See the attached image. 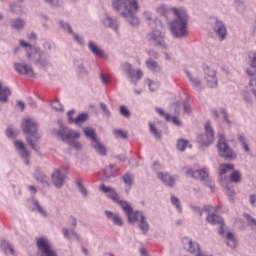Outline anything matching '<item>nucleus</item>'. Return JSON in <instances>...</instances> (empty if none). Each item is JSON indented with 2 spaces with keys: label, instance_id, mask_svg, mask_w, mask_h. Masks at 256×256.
<instances>
[{
  "label": "nucleus",
  "instance_id": "nucleus-16",
  "mask_svg": "<svg viewBox=\"0 0 256 256\" xmlns=\"http://www.w3.org/2000/svg\"><path fill=\"white\" fill-rule=\"evenodd\" d=\"M51 177L52 183L55 185V187L58 189L63 187V183L65 182V174H61V171L55 170Z\"/></svg>",
  "mask_w": 256,
  "mask_h": 256
},
{
  "label": "nucleus",
  "instance_id": "nucleus-25",
  "mask_svg": "<svg viewBox=\"0 0 256 256\" xmlns=\"http://www.w3.org/2000/svg\"><path fill=\"white\" fill-rule=\"evenodd\" d=\"M235 166L233 164H222L219 167L220 175H225V173H229V171H233Z\"/></svg>",
  "mask_w": 256,
  "mask_h": 256
},
{
  "label": "nucleus",
  "instance_id": "nucleus-2",
  "mask_svg": "<svg viewBox=\"0 0 256 256\" xmlns=\"http://www.w3.org/2000/svg\"><path fill=\"white\" fill-rule=\"evenodd\" d=\"M113 8L116 11H121L123 17H127L131 25H139V19L135 17V13L139 11V4L137 0H115L113 2Z\"/></svg>",
  "mask_w": 256,
  "mask_h": 256
},
{
  "label": "nucleus",
  "instance_id": "nucleus-48",
  "mask_svg": "<svg viewBox=\"0 0 256 256\" xmlns=\"http://www.w3.org/2000/svg\"><path fill=\"white\" fill-rule=\"evenodd\" d=\"M157 13L165 16V15H167V9L165 8V6H159L157 8Z\"/></svg>",
  "mask_w": 256,
  "mask_h": 256
},
{
  "label": "nucleus",
  "instance_id": "nucleus-31",
  "mask_svg": "<svg viewBox=\"0 0 256 256\" xmlns=\"http://www.w3.org/2000/svg\"><path fill=\"white\" fill-rule=\"evenodd\" d=\"M113 134L115 135L116 139H127L128 133L123 130H114Z\"/></svg>",
  "mask_w": 256,
  "mask_h": 256
},
{
  "label": "nucleus",
  "instance_id": "nucleus-34",
  "mask_svg": "<svg viewBox=\"0 0 256 256\" xmlns=\"http://www.w3.org/2000/svg\"><path fill=\"white\" fill-rule=\"evenodd\" d=\"M11 25L13 29H17L19 31V29H23L25 22H23V20L17 19V20H14Z\"/></svg>",
  "mask_w": 256,
  "mask_h": 256
},
{
  "label": "nucleus",
  "instance_id": "nucleus-14",
  "mask_svg": "<svg viewBox=\"0 0 256 256\" xmlns=\"http://www.w3.org/2000/svg\"><path fill=\"white\" fill-rule=\"evenodd\" d=\"M21 47L28 48V59H37V57H41V53L39 52V49L30 46L29 43H26L24 41H20Z\"/></svg>",
  "mask_w": 256,
  "mask_h": 256
},
{
  "label": "nucleus",
  "instance_id": "nucleus-49",
  "mask_svg": "<svg viewBox=\"0 0 256 256\" xmlns=\"http://www.w3.org/2000/svg\"><path fill=\"white\" fill-rule=\"evenodd\" d=\"M169 121L173 122V124L177 125L178 127H180V125H181V121H179V118H177L175 116L174 117H170Z\"/></svg>",
  "mask_w": 256,
  "mask_h": 256
},
{
  "label": "nucleus",
  "instance_id": "nucleus-62",
  "mask_svg": "<svg viewBox=\"0 0 256 256\" xmlns=\"http://www.w3.org/2000/svg\"><path fill=\"white\" fill-rule=\"evenodd\" d=\"M29 190H30L32 193H37V189H36L34 186H29Z\"/></svg>",
  "mask_w": 256,
  "mask_h": 256
},
{
  "label": "nucleus",
  "instance_id": "nucleus-20",
  "mask_svg": "<svg viewBox=\"0 0 256 256\" xmlns=\"http://www.w3.org/2000/svg\"><path fill=\"white\" fill-rule=\"evenodd\" d=\"M157 176H158V179H160L161 181H163V183H165V185H168L169 187H173V185H175V179H173L168 174L158 173Z\"/></svg>",
  "mask_w": 256,
  "mask_h": 256
},
{
  "label": "nucleus",
  "instance_id": "nucleus-46",
  "mask_svg": "<svg viewBox=\"0 0 256 256\" xmlns=\"http://www.w3.org/2000/svg\"><path fill=\"white\" fill-rule=\"evenodd\" d=\"M172 204L175 205V207L178 209V211H181V205H179V199L175 196L171 197Z\"/></svg>",
  "mask_w": 256,
  "mask_h": 256
},
{
  "label": "nucleus",
  "instance_id": "nucleus-63",
  "mask_svg": "<svg viewBox=\"0 0 256 256\" xmlns=\"http://www.w3.org/2000/svg\"><path fill=\"white\" fill-rule=\"evenodd\" d=\"M29 39H37V35L35 33H31L29 35Z\"/></svg>",
  "mask_w": 256,
  "mask_h": 256
},
{
  "label": "nucleus",
  "instance_id": "nucleus-15",
  "mask_svg": "<svg viewBox=\"0 0 256 256\" xmlns=\"http://www.w3.org/2000/svg\"><path fill=\"white\" fill-rule=\"evenodd\" d=\"M14 145H15L16 149L21 152V157H22V159H24V163L26 165H29V152L25 148V144H23V142H21L19 140H16L14 142Z\"/></svg>",
  "mask_w": 256,
  "mask_h": 256
},
{
  "label": "nucleus",
  "instance_id": "nucleus-60",
  "mask_svg": "<svg viewBox=\"0 0 256 256\" xmlns=\"http://www.w3.org/2000/svg\"><path fill=\"white\" fill-rule=\"evenodd\" d=\"M100 107L104 111V113H107V105H105L104 103H101Z\"/></svg>",
  "mask_w": 256,
  "mask_h": 256
},
{
  "label": "nucleus",
  "instance_id": "nucleus-44",
  "mask_svg": "<svg viewBox=\"0 0 256 256\" xmlns=\"http://www.w3.org/2000/svg\"><path fill=\"white\" fill-rule=\"evenodd\" d=\"M120 113L123 115V117H129V115H131V112H129V109H127L125 106L120 107Z\"/></svg>",
  "mask_w": 256,
  "mask_h": 256
},
{
  "label": "nucleus",
  "instance_id": "nucleus-11",
  "mask_svg": "<svg viewBox=\"0 0 256 256\" xmlns=\"http://www.w3.org/2000/svg\"><path fill=\"white\" fill-rule=\"evenodd\" d=\"M14 67L20 75H27L28 77H35L33 68L25 63H15Z\"/></svg>",
  "mask_w": 256,
  "mask_h": 256
},
{
  "label": "nucleus",
  "instance_id": "nucleus-51",
  "mask_svg": "<svg viewBox=\"0 0 256 256\" xmlns=\"http://www.w3.org/2000/svg\"><path fill=\"white\" fill-rule=\"evenodd\" d=\"M68 119L70 121V123H74L75 119H73V115H75V111L71 110L68 112Z\"/></svg>",
  "mask_w": 256,
  "mask_h": 256
},
{
  "label": "nucleus",
  "instance_id": "nucleus-55",
  "mask_svg": "<svg viewBox=\"0 0 256 256\" xmlns=\"http://www.w3.org/2000/svg\"><path fill=\"white\" fill-rule=\"evenodd\" d=\"M101 79H102V83H105V84L109 83L110 81L109 76H105L103 74H101Z\"/></svg>",
  "mask_w": 256,
  "mask_h": 256
},
{
  "label": "nucleus",
  "instance_id": "nucleus-27",
  "mask_svg": "<svg viewBox=\"0 0 256 256\" xmlns=\"http://www.w3.org/2000/svg\"><path fill=\"white\" fill-rule=\"evenodd\" d=\"M186 75L189 77L192 85L196 87L197 89L201 88V81L197 79V76L190 74L189 72H186Z\"/></svg>",
  "mask_w": 256,
  "mask_h": 256
},
{
  "label": "nucleus",
  "instance_id": "nucleus-41",
  "mask_svg": "<svg viewBox=\"0 0 256 256\" xmlns=\"http://www.w3.org/2000/svg\"><path fill=\"white\" fill-rule=\"evenodd\" d=\"M37 181H40V183H47V177L39 172H36L35 174Z\"/></svg>",
  "mask_w": 256,
  "mask_h": 256
},
{
  "label": "nucleus",
  "instance_id": "nucleus-7",
  "mask_svg": "<svg viewBox=\"0 0 256 256\" xmlns=\"http://www.w3.org/2000/svg\"><path fill=\"white\" fill-rule=\"evenodd\" d=\"M150 25L151 27H155V29L152 33L148 34V41H152V43L156 45L165 47V28L161 21L155 20Z\"/></svg>",
  "mask_w": 256,
  "mask_h": 256
},
{
  "label": "nucleus",
  "instance_id": "nucleus-50",
  "mask_svg": "<svg viewBox=\"0 0 256 256\" xmlns=\"http://www.w3.org/2000/svg\"><path fill=\"white\" fill-rule=\"evenodd\" d=\"M77 185H78L82 195H87V190L85 189V187H83V184H81V182H77Z\"/></svg>",
  "mask_w": 256,
  "mask_h": 256
},
{
  "label": "nucleus",
  "instance_id": "nucleus-58",
  "mask_svg": "<svg viewBox=\"0 0 256 256\" xmlns=\"http://www.w3.org/2000/svg\"><path fill=\"white\" fill-rule=\"evenodd\" d=\"M17 105H18V107L21 108V111H24V110H25V102H23V101H18V102H17Z\"/></svg>",
  "mask_w": 256,
  "mask_h": 256
},
{
  "label": "nucleus",
  "instance_id": "nucleus-45",
  "mask_svg": "<svg viewBox=\"0 0 256 256\" xmlns=\"http://www.w3.org/2000/svg\"><path fill=\"white\" fill-rule=\"evenodd\" d=\"M60 26L62 27V29H64V31H67V33H73L71 25H69L68 23L60 22Z\"/></svg>",
  "mask_w": 256,
  "mask_h": 256
},
{
  "label": "nucleus",
  "instance_id": "nucleus-19",
  "mask_svg": "<svg viewBox=\"0 0 256 256\" xmlns=\"http://www.w3.org/2000/svg\"><path fill=\"white\" fill-rule=\"evenodd\" d=\"M146 67H148L152 73H161V66L151 58L146 61Z\"/></svg>",
  "mask_w": 256,
  "mask_h": 256
},
{
  "label": "nucleus",
  "instance_id": "nucleus-10",
  "mask_svg": "<svg viewBox=\"0 0 256 256\" xmlns=\"http://www.w3.org/2000/svg\"><path fill=\"white\" fill-rule=\"evenodd\" d=\"M203 71H204V79L208 87H211V89H214V87H217V72H215V70L213 69H210V67L207 65L203 66Z\"/></svg>",
  "mask_w": 256,
  "mask_h": 256
},
{
  "label": "nucleus",
  "instance_id": "nucleus-59",
  "mask_svg": "<svg viewBox=\"0 0 256 256\" xmlns=\"http://www.w3.org/2000/svg\"><path fill=\"white\" fill-rule=\"evenodd\" d=\"M250 203H251V205L255 206V203H256V195H251V196H250Z\"/></svg>",
  "mask_w": 256,
  "mask_h": 256
},
{
  "label": "nucleus",
  "instance_id": "nucleus-17",
  "mask_svg": "<svg viewBox=\"0 0 256 256\" xmlns=\"http://www.w3.org/2000/svg\"><path fill=\"white\" fill-rule=\"evenodd\" d=\"M126 66H127L126 73H128V77H129L130 81H132V82L139 81V79H141L143 77V71L137 70L135 72L131 69L130 64H126Z\"/></svg>",
  "mask_w": 256,
  "mask_h": 256
},
{
  "label": "nucleus",
  "instance_id": "nucleus-4",
  "mask_svg": "<svg viewBox=\"0 0 256 256\" xmlns=\"http://www.w3.org/2000/svg\"><path fill=\"white\" fill-rule=\"evenodd\" d=\"M207 221L211 225H220L219 234L221 237H225L228 247H231V249H235V247H237V238H235V234L225 231V223H223V219L221 217L216 214H212L207 217Z\"/></svg>",
  "mask_w": 256,
  "mask_h": 256
},
{
  "label": "nucleus",
  "instance_id": "nucleus-3",
  "mask_svg": "<svg viewBox=\"0 0 256 256\" xmlns=\"http://www.w3.org/2000/svg\"><path fill=\"white\" fill-rule=\"evenodd\" d=\"M172 11L176 17L172 23H170V31H172L174 37H186L187 35V12L185 9L172 8Z\"/></svg>",
  "mask_w": 256,
  "mask_h": 256
},
{
  "label": "nucleus",
  "instance_id": "nucleus-35",
  "mask_svg": "<svg viewBox=\"0 0 256 256\" xmlns=\"http://www.w3.org/2000/svg\"><path fill=\"white\" fill-rule=\"evenodd\" d=\"M231 181L239 183V181H241V173L239 171H233L231 174Z\"/></svg>",
  "mask_w": 256,
  "mask_h": 256
},
{
  "label": "nucleus",
  "instance_id": "nucleus-9",
  "mask_svg": "<svg viewBox=\"0 0 256 256\" xmlns=\"http://www.w3.org/2000/svg\"><path fill=\"white\" fill-rule=\"evenodd\" d=\"M36 243L40 256H57V252H55L47 238H38Z\"/></svg>",
  "mask_w": 256,
  "mask_h": 256
},
{
  "label": "nucleus",
  "instance_id": "nucleus-29",
  "mask_svg": "<svg viewBox=\"0 0 256 256\" xmlns=\"http://www.w3.org/2000/svg\"><path fill=\"white\" fill-rule=\"evenodd\" d=\"M188 146H189V141L188 140H186V139L178 140L177 149L179 151H185V149H187Z\"/></svg>",
  "mask_w": 256,
  "mask_h": 256
},
{
  "label": "nucleus",
  "instance_id": "nucleus-47",
  "mask_svg": "<svg viewBox=\"0 0 256 256\" xmlns=\"http://www.w3.org/2000/svg\"><path fill=\"white\" fill-rule=\"evenodd\" d=\"M6 135H7V137L13 139V137H15L16 134H15V132L13 131V128L9 127V128H7V130H6Z\"/></svg>",
  "mask_w": 256,
  "mask_h": 256
},
{
  "label": "nucleus",
  "instance_id": "nucleus-28",
  "mask_svg": "<svg viewBox=\"0 0 256 256\" xmlns=\"http://www.w3.org/2000/svg\"><path fill=\"white\" fill-rule=\"evenodd\" d=\"M104 174L107 177H115V175H117V167H115V165H110L105 169Z\"/></svg>",
  "mask_w": 256,
  "mask_h": 256
},
{
  "label": "nucleus",
  "instance_id": "nucleus-42",
  "mask_svg": "<svg viewBox=\"0 0 256 256\" xmlns=\"http://www.w3.org/2000/svg\"><path fill=\"white\" fill-rule=\"evenodd\" d=\"M216 117H223L224 121H226V123H229V120L227 119V112H225V110H221L219 113L218 112H214Z\"/></svg>",
  "mask_w": 256,
  "mask_h": 256
},
{
  "label": "nucleus",
  "instance_id": "nucleus-13",
  "mask_svg": "<svg viewBox=\"0 0 256 256\" xmlns=\"http://www.w3.org/2000/svg\"><path fill=\"white\" fill-rule=\"evenodd\" d=\"M205 133H206V139L202 140V145H211L213 141H215V133L213 132V129L211 128V124L207 122L205 124Z\"/></svg>",
  "mask_w": 256,
  "mask_h": 256
},
{
  "label": "nucleus",
  "instance_id": "nucleus-57",
  "mask_svg": "<svg viewBox=\"0 0 256 256\" xmlns=\"http://www.w3.org/2000/svg\"><path fill=\"white\" fill-rule=\"evenodd\" d=\"M251 67H253L254 69H256V52H255L254 55H253Z\"/></svg>",
  "mask_w": 256,
  "mask_h": 256
},
{
  "label": "nucleus",
  "instance_id": "nucleus-33",
  "mask_svg": "<svg viewBox=\"0 0 256 256\" xmlns=\"http://www.w3.org/2000/svg\"><path fill=\"white\" fill-rule=\"evenodd\" d=\"M89 116L87 114H80L77 118L74 119V122L76 125H81V123H85L87 121V118Z\"/></svg>",
  "mask_w": 256,
  "mask_h": 256
},
{
  "label": "nucleus",
  "instance_id": "nucleus-30",
  "mask_svg": "<svg viewBox=\"0 0 256 256\" xmlns=\"http://www.w3.org/2000/svg\"><path fill=\"white\" fill-rule=\"evenodd\" d=\"M63 235L66 239H70V240L79 239V237L77 236V233H75L74 231L69 232V230L67 229H63Z\"/></svg>",
  "mask_w": 256,
  "mask_h": 256
},
{
  "label": "nucleus",
  "instance_id": "nucleus-53",
  "mask_svg": "<svg viewBox=\"0 0 256 256\" xmlns=\"http://www.w3.org/2000/svg\"><path fill=\"white\" fill-rule=\"evenodd\" d=\"M184 113H191V106L189 104L185 103L183 105Z\"/></svg>",
  "mask_w": 256,
  "mask_h": 256
},
{
  "label": "nucleus",
  "instance_id": "nucleus-18",
  "mask_svg": "<svg viewBox=\"0 0 256 256\" xmlns=\"http://www.w3.org/2000/svg\"><path fill=\"white\" fill-rule=\"evenodd\" d=\"M214 30L217 33L220 41H223V39L227 37V28H225V25L223 24V22L216 21Z\"/></svg>",
  "mask_w": 256,
  "mask_h": 256
},
{
  "label": "nucleus",
  "instance_id": "nucleus-12",
  "mask_svg": "<svg viewBox=\"0 0 256 256\" xmlns=\"http://www.w3.org/2000/svg\"><path fill=\"white\" fill-rule=\"evenodd\" d=\"M186 175H189L193 179H201V181H205L207 177H209V172L206 169L197 170L193 172V170L187 168Z\"/></svg>",
  "mask_w": 256,
  "mask_h": 256
},
{
  "label": "nucleus",
  "instance_id": "nucleus-8",
  "mask_svg": "<svg viewBox=\"0 0 256 256\" xmlns=\"http://www.w3.org/2000/svg\"><path fill=\"white\" fill-rule=\"evenodd\" d=\"M217 147H218V153L220 157H224V159L237 158V155L233 153V150H231V148H229V145H227V142H225V136L220 135Z\"/></svg>",
  "mask_w": 256,
  "mask_h": 256
},
{
  "label": "nucleus",
  "instance_id": "nucleus-36",
  "mask_svg": "<svg viewBox=\"0 0 256 256\" xmlns=\"http://www.w3.org/2000/svg\"><path fill=\"white\" fill-rule=\"evenodd\" d=\"M2 246L5 250V253L9 254V255H14V250L13 247H11V245H9V243L7 242H2Z\"/></svg>",
  "mask_w": 256,
  "mask_h": 256
},
{
  "label": "nucleus",
  "instance_id": "nucleus-21",
  "mask_svg": "<svg viewBox=\"0 0 256 256\" xmlns=\"http://www.w3.org/2000/svg\"><path fill=\"white\" fill-rule=\"evenodd\" d=\"M9 97H11V90L7 87H3L0 82V101L5 103Z\"/></svg>",
  "mask_w": 256,
  "mask_h": 256
},
{
  "label": "nucleus",
  "instance_id": "nucleus-24",
  "mask_svg": "<svg viewBox=\"0 0 256 256\" xmlns=\"http://www.w3.org/2000/svg\"><path fill=\"white\" fill-rule=\"evenodd\" d=\"M89 49L94 53L97 57H105V52H103L99 47H97L94 42L89 43Z\"/></svg>",
  "mask_w": 256,
  "mask_h": 256
},
{
  "label": "nucleus",
  "instance_id": "nucleus-43",
  "mask_svg": "<svg viewBox=\"0 0 256 256\" xmlns=\"http://www.w3.org/2000/svg\"><path fill=\"white\" fill-rule=\"evenodd\" d=\"M157 113H159V115H161V117H164V119H166V121H171V116H169V114H165V112H163V109L161 108H156Z\"/></svg>",
  "mask_w": 256,
  "mask_h": 256
},
{
  "label": "nucleus",
  "instance_id": "nucleus-32",
  "mask_svg": "<svg viewBox=\"0 0 256 256\" xmlns=\"http://www.w3.org/2000/svg\"><path fill=\"white\" fill-rule=\"evenodd\" d=\"M238 141L242 144L244 150L249 153V145H247V139L245 138V135L239 134Z\"/></svg>",
  "mask_w": 256,
  "mask_h": 256
},
{
  "label": "nucleus",
  "instance_id": "nucleus-52",
  "mask_svg": "<svg viewBox=\"0 0 256 256\" xmlns=\"http://www.w3.org/2000/svg\"><path fill=\"white\" fill-rule=\"evenodd\" d=\"M173 109L176 115H179V109H181V104H173Z\"/></svg>",
  "mask_w": 256,
  "mask_h": 256
},
{
  "label": "nucleus",
  "instance_id": "nucleus-26",
  "mask_svg": "<svg viewBox=\"0 0 256 256\" xmlns=\"http://www.w3.org/2000/svg\"><path fill=\"white\" fill-rule=\"evenodd\" d=\"M84 133L86 137L91 139L92 143H95L97 141V136L95 135V130L92 128H84Z\"/></svg>",
  "mask_w": 256,
  "mask_h": 256
},
{
  "label": "nucleus",
  "instance_id": "nucleus-61",
  "mask_svg": "<svg viewBox=\"0 0 256 256\" xmlns=\"http://www.w3.org/2000/svg\"><path fill=\"white\" fill-rule=\"evenodd\" d=\"M227 195H229V197H233V195H235V192L231 191L230 188H227Z\"/></svg>",
  "mask_w": 256,
  "mask_h": 256
},
{
  "label": "nucleus",
  "instance_id": "nucleus-6",
  "mask_svg": "<svg viewBox=\"0 0 256 256\" xmlns=\"http://www.w3.org/2000/svg\"><path fill=\"white\" fill-rule=\"evenodd\" d=\"M58 135L61 140L70 145V147L76 149V151H81L83 145H81L79 141L75 140L81 137L79 132L69 128H63L58 132Z\"/></svg>",
  "mask_w": 256,
  "mask_h": 256
},
{
  "label": "nucleus",
  "instance_id": "nucleus-5",
  "mask_svg": "<svg viewBox=\"0 0 256 256\" xmlns=\"http://www.w3.org/2000/svg\"><path fill=\"white\" fill-rule=\"evenodd\" d=\"M22 131L29 135L27 137V143L32 147V149H37V143L39 142V134H37V123H35L31 118H26L22 124Z\"/></svg>",
  "mask_w": 256,
  "mask_h": 256
},
{
  "label": "nucleus",
  "instance_id": "nucleus-38",
  "mask_svg": "<svg viewBox=\"0 0 256 256\" xmlns=\"http://www.w3.org/2000/svg\"><path fill=\"white\" fill-rule=\"evenodd\" d=\"M123 181L126 185H133V176H131L130 174H125L123 176Z\"/></svg>",
  "mask_w": 256,
  "mask_h": 256
},
{
  "label": "nucleus",
  "instance_id": "nucleus-54",
  "mask_svg": "<svg viewBox=\"0 0 256 256\" xmlns=\"http://www.w3.org/2000/svg\"><path fill=\"white\" fill-rule=\"evenodd\" d=\"M74 39L77 41V43H80V45H83V38H81L79 35L74 34Z\"/></svg>",
  "mask_w": 256,
  "mask_h": 256
},
{
  "label": "nucleus",
  "instance_id": "nucleus-56",
  "mask_svg": "<svg viewBox=\"0 0 256 256\" xmlns=\"http://www.w3.org/2000/svg\"><path fill=\"white\" fill-rule=\"evenodd\" d=\"M150 91H155V88L157 87V84L153 81L149 82Z\"/></svg>",
  "mask_w": 256,
  "mask_h": 256
},
{
  "label": "nucleus",
  "instance_id": "nucleus-39",
  "mask_svg": "<svg viewBox=\"0 0 256 256\" xmlns=\"http://www.w3.org/2000/svg\"><path fill=\"white\" fill-rule=\"evenodd\" d=\"M52 107L55 111H63V104L57 100L52 103Z\"/></svg>",
  "mask_w": 256,
  "mask_h": 256
},
{
  "label": "nucleus",
  "instance_id": "nucleus-1",
  "mask_svg": "<svg viewBox=\"0 0 256 256\" xmlns=\"http://www.w3.org/2000/svg\"><path fill=\"white\" fill-rule=\"evenodd\" d=\"M100 191H103V193H108V197L112 199V201L120 205V207L126 213L129 223H135L138 221L139 228L144 233V235H147V231H149V223H147V220L145 219V215H143V212H133V208L131 207V205H129V203L125 201H120L119 194H117V192H115L113 188L105 186V184H102L100 186Z\"/></svg>",
  "mask_w": 256,
  "mask_h": 256
},
{
  "label": "nucleus",
  "instance_id": "nucleus-40",
  "mask_svg": "<svg viewBox=\"0 0 256 256\" xmlns=\"http://www.w3.org/2000/svg\"><path fill=\"white\" fill-rule=\"evenodd\" d=\"M149 127H150V131L151 133L156 136V137H161V132H159V130L155 129V126L153 125V123H149Z\"/></svg>",
  "mask_w": 256,
  "mask_h": 256
},
{
  "label": "nucleus",
  "instance_id": "nucleus-37",
  "mask_svg": "<svg viewBox=\"0 0 256 256\" xmlns=\"http://www.w3.org/2000/svg\"><path fill=\"white\" fill-rule=\"evenodd\" d=\"M104 25H107L108 27H113V29H117V22L111 18H107L104 20Z\"/></svg>",
  "mask_w": 256,
  "mask_h": 256
},
{
  "label": "nucleus",
  "instance_id": "nucleus-64",
  "mask_svg": "<svg viewBox=\"0 0 256 256\" xmlns=\"http://www.w3.org/2000/svg\"><path fill=\"white\" fill-rule=\"evenodd\" d=\"M38 211H39V213H41L42 215H45V211L43 210V208H41V206H38Z\"/></svg>",
  "mask_w": 256,
  "mask_h": 256
},
{
  "label": "nucleus",
  "instance_id": "nucleus-22",
  "mask_svg": "<svg viewBox=\"0 0 256 256\" xmlns=\"http://www.w3.org/2000/svg\"><path fill=\"white\" fill-rule=\"evenodd\" d=\"M105 214L108 217V219H111L114 225H118L119 227L123 225V220L119 217V214H113L112 212L109 211H106Z\"/></svg>",
  "mask_w": 256,
  "mask_h": 256
},
{
  "label": "nucleus",
  "instance_id": "nucleus-23",
  "mask_svg": "<svg viewBox=\"0 0 256 256\" xmlns=\"http://www.w3.org/2000/svg\"><path fill=\"white\" fill-rule=\"evenodd\" d=\"M92 147L95 149V151H97V153H99V155H107V149L105 146L99 143V140L92 142Z\"/></svg>",
  "mask_w": 256,
  "mask_h": 256
}]
</instances>
